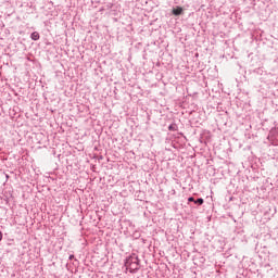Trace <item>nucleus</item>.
<instances>
[{"label":"nucleus","instance_id":"1","mask_svg":"<svg viewBox=\"0 0 278 278\" xmlns=\"http://www.w3.org/2000/svg\"><path fill=\"white\" fill-rule=\"evenodd\" d=\"M126 270L129 273L136 274L140 270V258H138V254L132 253L125 261Z\"/></svg>","mask_w":278,"mask_h":278},{"label":"nucleus","instance_id":"6","mask_svg":"<svg viewBox=\"0 0 278 278\" xmlns=\"http://www.w3.org/2000/svg\"><path fill=\"white\" fill-rule=\"evenodd\" d=\"M194 201H195V200H194L193 197L188 198V202H189V203H194Z\"/></svg>","mask_w":278,"mask_h":278},{"label":"nucleus","instance_id":"4","mask_svg":"<svg viewBox=\"0 0 278 278\" xmlns=\"http://www.w3.org/2000/svg\"><path fill=\"white\" fill-rule=\"evenodd\" d=\"M203 203H205V200H203V198H199L198 200L194 201L195 205H203Z\"/></svg>","mask_w":278,"mask_h":278},{"label":"nucleus","instance_id":"8","mask_svg":"<svg viewBox=\"0 0 278 278\" xmlns=\"http://www.w3.org/2000/svg\"><path fill=\"white\" fill-rule=\"evenodd\" d=\"M68 258L70 260H75V255L71 254Z\"/></svg>","mask_w":278,"mask_h":278},{"label":"nucleus","instance_id":"3","mask_svg":"<svg viewBox=\"0 0 278 278\" xmlns=\"http://www.w3.org/2000/svg\"><path fill=\"white\" fill-rule=\"evenodd\" d=\"M31 40H40V34L38 31H34L30 35Z\"/></svg>","mask_w":278,"mask_h":278},{"label":"nucleus","instance_id":"2","mask_svg":"<svg viewBox=\"0 0 278 278\" xmlns=\"http://www.w3.org/2000/svg\"><path fill=\"white\" fill-rule=\"evenodd\" d=\"M172 14H174V16H181V14H184V9L181 7H177L176 9H173Z\"/></svg>","mask_w":278,"mask_h":278},{"label":"nucleus","instance_id":"5","mask_svg":"<svg viewBox=\"0 0 278 278\" xmlns=\"http://www.w3.org/2000/svg\"><path fill=\"white\" fill-rule=\"evenodd\" d=\"M168 129H169V131H177V125L170 124V125L168 126Z\"/></svg>","mask_w":278,"mask_h":278},{"label":"nucleus","instance_id":"7","mask_svg":"<svg viewBox=\"0 0 278 278\" xmlns=\"http://www.w3.org/2000/svg\"><path fill=\"white\" fill-rule=\"evenodd\" d=\"M1 240H3V232H1V230H0V242H1Z\"/></svg>","mask_w":278,"mask_h":278}]
</instances>
